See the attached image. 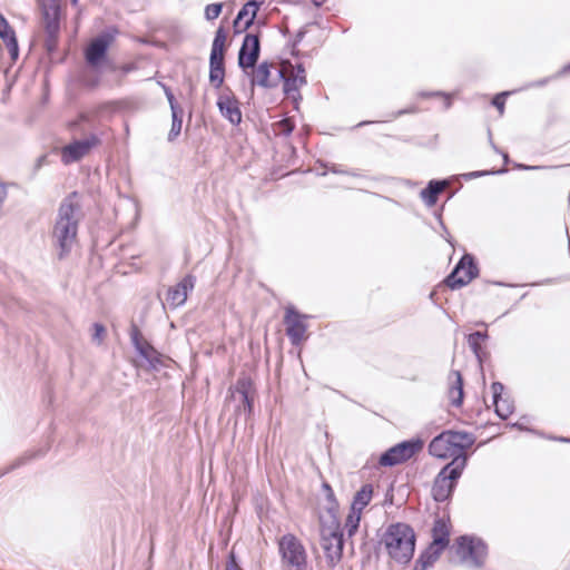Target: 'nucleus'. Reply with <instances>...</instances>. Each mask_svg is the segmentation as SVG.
Listing matches in <instances>:
<instances>
[{
	"label": "nucleus",
	"mask_w": 570,
	"mask_h": 570,
	"mask_svg": "<svg viewBox=\"0 0 570 570\" xmlns=\"http://www.w3.org/2000/svg\"><path fill=\"white\" fill-rule=\"evenodd\" d=\"M81 217L80 196L77 191H72L61 200L52 228V238L59 248V258L69 254L76 243Z\"/></svg>",
	"instance_id": "1"
},
{
	"label": "nucleus",
	"mask_w": 570,
	"mask_h": 570,
	"mask_svg": "<svg viewBox=\"0 0 570 570\" xmlns=\"http://www.w3.org/2000/svg\"><path fill=\"white\" fill-rule=\"evenodd\" d=\"M389 556L397 563L406 564L411 561L415 550V532L406 523L390 524L382 538Z\"/></svg>",
	"instance_id": "2"
},
{
	"label": "nucleus",
	"mask_w": 570,
	"mask_h": 570,
	"mask_svg": "<svg viewBox=\"0 0 570 570\" xmlns=\"http://www.w3.org/2000/svg\"><path fill=\"white\" fill-rule=\"evenodd\" d=\"M464 459L458 458L444 465L434 479L432 495L436 502L446 501L464 470Z\"/></svg>",
	"instance_id": "3"
},
{
	"label": "nucleus",
	"mask_w": 570,
	"mask_h": 570,
	"mask_svg": "<svg viewBox=\"0 0 570 570\" xmlns=\"http://www.w3.org/2000/svg\"><path fill=\"white\" fill-rule=\"evenodd\" d=\"M278 552L285 570H307V552L304 544L292 533L278 539Z\"/></svg>",
	"instance_id": "4"
},
{
	"label": "nucleus",
	"mask_w": 570,
	"mask_h": 570,
	"mask_svg": "<svg viewBox=\"0 0 570 570\" xmlns=\"http://www.w3.org/2000/svg\"><path fill=\"white\" fill-rule=\"evenodd\" d=\"M456 554L462 562H466L474 568H480L485 561L488 547L479 538L461 535L456 539Z\"/></svg>",
	"instance_id": "5"
},
{
	"label": "nucleus",
	"mask_w": 570,
	"mask_h": 570,
	"mask_svg": "<svg viewBox=\"0 0 570 570\" xmlns=\"http://www.w3.org/2000/svg\"><path fill=\"white\" fill-rule=\"evenodd\" d=\"M343 532L341 527L332 522L330 527H321V547L324 550L328 567H335L343 554Z\"/></svg>",
	"instance_id": "6"
},
{
	"label": "nucleus",
	"mask_w": 570,
	"mask_h": 570,
	"mask_svg": "<svg viewBox=\"0 0 570 570\" xmlns=\"http://www.w3.org/2000/svg\"><path fill=\"white\" fill-rule=\"evenodd\" d=\"M423 449V442L420 439L407 440L395 444L385 451L379 460L383 466H394L406 462Z\"/></svg>",
	"instance_id": "7"
},
{
	"label": "nucleus",
	"mask_w": 570,
	"mask_h": 570,
	"mask_svg": "<svg viewBox=\"0 0 570 570\" xmlns=\"http://www.w3.org/2000/svg\"><path fill=\"white\" fill-rule=\"evenodd\" d=\"M282 69L285 70L283 81V91L294 102H298L302 98L299 89L306 85L305 69L302 63L292 65L286 61L282 63Z\"/></svg>",
	"instance_id": "8"
},
{
	"label": "nucleus",
	"mask_w": 570,
	"mask_h": 570,
	"mask_svg": "<svg viewBox=\"0 0 570 570\" xmlns=\"http://www.w3.org/2000/svg\"><path fill=\"white\" fill-rule=\"evenodd\" d=\"M285 70L282 66L278 67L274 63L263 61L252 72V86H259L262 88H276L284 78Z\"/></svg>",
	"instance_id": "9"
},
{
	"label": "nucleus",
	"mask_w": 570,
	"mask_h": 570,
	"mask_svg": "<svg viewBox=\"0 0 570 570\" xmlns=\"http://www.w3.org/2000/svg\"><path fill=\"white\" fill-rule=\"evenodd\" d=\"M478 275V267L470 255H464L451 274L446 277L445 283L451 289H459L469 284Z\"/></svg>",
	"instance_id": "10"
},
{
	"label": "nucleus",
	"mask_w": 570,
	"mask_h": 570,
	"mask_svg": "<svg viewBox=\"0 0 570 570\" xmlns=\"http://www.w3.org/2000/svg\"><path fill=\"white\" fill-rule=\"evenodd\" d=\"M306 318L307 316L298 313L294 306H288L285 309L284 324L286 326V335L294 346H298L307 337Z\"/></svg>",
	"instance_id": "11"
},
{
	"label": "nucleus",
	"mask_w": 570,
	"mask_h": 570,
	"mask_svg": "<svg viewBox=\"0 0 570 570\" xmlns=\"http://www.w3.org/2000/svg\"><path fill=\"white\" fill-rule=\"evenodd\" d=\"M261 53V42L256 35L247 33L238 52V66L246 71L255 68Z\"/></svg>",
	"instance_id": "12"
},
{
	"label": "nucleus",
	"mask_w": 570,
	"mask_h": 570,
	"mask_svg": "<svg viewBox=\"0 0 570 570\" xmlns=\"http://www.w3.org/2000/svg\"><path fill=\"white\" fill-rule=\"evenodd\" d=\"M98 138L91 135L85 139L75 140L66 145L61 149V160L65 165H69L85 157L92 147L98 144Z\"/></svg>",
	"instance_id": "13"
},
{
	"label": "nucleus",
	"mask_w": 570,
	"mask_h": 570,
	"mask_svg": "<svg viewBox=\"0 0 570 570\" xmlns=\"http://www.w3.org/2000/svg\"><path fill=\"white\" fill-rule=\"evenodd\" d=\"M217 107L223 117L229 120L233 125H238L242 121V111L239 102L234 97L229 89L223 91L217 100Z\"/></svg>",
	"instance_id": "14"
},
{
	"label": "nucleus",
	"mask_w": 570,
	"mask_h": 570,
	"mask_svg": "<svg viewBox=\"0 0 570 570\" xmlns=\"http://www.w3.org/2000/svg\"><path fill=\"white\" fill-rule=\"evenodd\" d=\"M196 277L186 275L177 285L170 287L167 292V302L171 307H179L185 304L188 293L193 291Z\"/></svg>",
	"instance_id": "15"
},
{
	"label": "nucleus",
	"mask_w": 570,
	"mask_h": 570,
	"mask_svg": "<svg viewBox=\"0 0 570 570\" xmlns=\"http://www.w3.org/2000/svg\"><path fill=\"white\" fill-rule=\"evenodd\" d=\"M429 453L439 459H449L455 460L458 458L464 459V466L468 462L466 455H458L452 446L451 442H449L444 431L435 436L429 444Z\"/></svg>",
	"instance_id": "16"
},
{
	"label": "nucleus",
	"mask_w": 570,
	"mask_h": 570,
	"mask_svg": "<svg viewBox=\"0 0 570 570\" xmlns=\"http://www.w3.org/2000/svg\"><path fill=\"white\" fill-rule=\"evenodd\" d=\"M45 30L48 36L55 38L60 30V7L58 1L42 4Z\"/></svg>",
	"instance_id": "17"
},
{
	"label": "nucleus",
	"mask_w": 570,
	"mask_h": 570,
	"mask_svg": "<svg viewBox=\"0 0 570 570\" xmlns=\"http://www.w3.org/2000/svg\"><path fill=\"white\" fill-rule=\"evenodd\" d=\"M110 43L108 35H100L95 38L86 49V60L91 66H97L105 57Z\"/></svg>",
	"instance_id": "18"
},
{
	"label": "nucleus",
	"mask_w": 570,
	"mask_h": 570,
	"mask_svg": "<svg viewBox=\"0 0 570 570\" xmlns=\"http://www.w3.org/2000/svg\"><path fill=\"white\" fill-rule=\"evenodd\" d=\"M491 390L493 394V405L497 415L502 420L508 419L512 414L514 406L513 402L510 399L502 397V393L504 390L503 384L500 382H493L491 385Z\"/></svg>",
	"instance_id": "19"
},
{
	"label": "nucleus",
	"mask_w": 570,
	"mask_h": 570,
	"mask_svg": "<svg viewBox=\"0 0 570 570\" xmlns=\"http://www.w3.org/2000/svg\"><path fill=\"white\" fill-rule=\"evenodd\" d=\"M449 442H451L454 451L458 455H466L464 453L465 449H469L475 442V438L468 432H456V431H444Z\"/></svg>",
	"instance_id": "20"
},
{
	"label": "nucleus",
	"mask_w": 570,
	"mask_h": 570,
	"mask_svg": "<svg viewBox=\"0 0 570 570\" xmlns=\"http://www.w3.org/2000/svg\"><path fill=\"white\" fill-rule=\"evenodd\" d=\"M450 525L449 522L442 518H439L434 521L433 528H432V542L431 544L444 550L450 540Z\"/></svg>",
	"instance_id": "21"
},
{
	"label": "nucleus",
	"mask_w": 570,
	"mask_h": 570,
	"mask_svg": "<svg viewBox=\"0 0 570 570\" xmlns=\"http://www.w3.org/2000/svg\"><path fill=\"white\" fill-rule=\"evenodd\" d=\"M259 2L257 0L247 1L243 8L238 11L236 19L234 21V28L237 29L239 27L240 21L245 20L243 30L248 29L256 18L257 11L259 9Z\"/></svg>",
	"instance_id": "22"
},
{
	"label": "nucleus",
	"mask_w": 570,
	"mask_h": 570,
	"mask_svg": "<svg viewBox=\"0 0 570 570\" xmlns=\"http://www.w3.org/2000/svg\"><path fill=\"white\" fill-rule=\"evenodd\" d=\"M130 336L131 342L139 355L148 361L151 365H154L157 361V353L155 348L147 342H140V333L136 327L131 331Z\"/></svg>",
	"instance_id": "23"
},
{
	"label": "nucleus",
	"mask_w": 570,
	"mask_h": 570,
	"mask_svg": "<svg viewBox=\"0 0 570 570\" xmlns=\"http://www.w3.org/2000/svg\"><path fill=\"white\" fill-rule=\"evenodd\" d=\"M446 187V183L442 180H431L428 186L421 190V198L426 206H434L438 202L439 195Z\"/></svg>",
	"instance_id": "24"
},
{
	"label": "nucleus",
	"mask_w": 570,
	"mask_h": 570,
	"mask_svg": "<svg viewBox=\"0 0 570 570\" xmlns=\"http://www.w3.org/2000/svg\"><path fill=\"white\" fill-rule=\"evenodd\" d=\"M0 38L4 42L10 57L16 60L19 57V46L14 30L10 27L9 22L6 23L4 29H0Z\"/></svg>",
	"instance_id": "25"
},
{
	"label": "nucleus",
	"mask_w": 570,
	"mask_h": 570,
	"mask_svg": "<svg viewBox=\"0 0 570 570\" xmlns=\"http://www.w3.org/2000/svg\"><path fill=\"white\" fill-rule=\"evenodd\" d=\"M443 550L430 544L429 548L421 553L416 560L413 570H426L431 567L441 556Z\"/></svg>",
	"instance_id": "26"
},
{
	"label": "nucleus",
	"mask_w": 570,
	"mask_h": 570,
	"mask_svg": "<svg viewBox=\"0 0 570 570\" xmlns=\"http://www.w3.org/2000/svg\"><path fill=\"white\" fill-rule=\"evenodd\" d=\"M372 495H373L372 484H364L355 493L351 509L362 513L363 509L371 502Z\"/></svg>",
	"instance_id": "27"
},
{
	"label": "nucleus",
	"mask_w": 570,
	"mask_h": 570,
	"mask_svg": "<svg viewBox=\"0 0 570 570\" xmlns=\"http://www.w3.org/2000/svg\"><path fill=\"white\" fill-rule=\"evenodd\" d=\"M324 509L326 514H322L320 517L321 527H330L332 522L335 525L341 527L340 517H338V502L330 501V503H325Z\"/></svg>",
	"instance_id": "28"
},
{
	"label": "nucleus",
	"mask_w": 570,
	"mask_h": 570,
	"mask_svg": "<svg viewBox=\"0 0 570 570\" xmlns=\"http://www.w3.org/2000/svg\"><path fill=\"white\" fill-rule=\"evenodd\" d=\"M488 337H489L488 332H480V331H476V332L468 335V344L480 363L482 362V355H483V348L481 346V342L485 341Z\"/></svg>",
	"instance_id": "29"
},
{
	"label": "nucleus",
	"mask_w": 570,
	"mask_h": 570,
	"mask_svg": "<svg viewBox=\"0 0 570 570\" xmlns=\"http://www.w3.org/2000/svg\"><path fill=\"white\" fill-rule=\"evenodd\" d=\"M250 381L248 379H239L236 383V392L240 395L242 402L248 414L253 411V399L249 396Z\"/></svg>",
	"instance_id": "30"
},
{
	"label": "nucleus",
	"mask_w": 570,
	"mask_h": 570,
	"mask_svg": "<svg viewBox=\"0 0 570 570\" xmlns=\"http://www.w3.org/2000/svg\"><path fill=\"white\" fill-rule=\"evenodd\" d=\"M452 374L454 375L455 380L452 383L449 391L451 396V403L454 406H460L463 400V380L460 372L454 371Z\"/></svg>",
	"instance_id": "31"
},
{
	"label": "nucleus",
	"mask_w": 570,
	"mask_h": 570,
	"mask_svg": "<svg viewBox=\"0 0 570 570\" xmlns=\"http://www.w3.org/2000/svg\"><path fill=\"white\" fill-rule=\"evenodd\" d=\"M183 114H184L183 108L171 111L173 124H171L170 131L168 134L169 141H173L174 139H176V137L181 131Z\"/></svg>",
	"instance_id": "32"
},
{
	"label": "nucleus",
	"mask_w": 570,
	"mask_h": 570,
	"mask_svg": "<svg viewBox=\"0 0 570 570\" xmlns=\"http://www.w3.org/2000/svg\"><path fill=\"white\" fill-rule=\"evenodd\" d=\"M361 521V512L354 511L351 509L346 520H345V529L347 531L348 537H352L358 529Z\"/></svg>",
	"instance_id": "33"
},
{
	"label": "nucleus",
	"mask_w": 570,
	"mask_h": 570,
	"mask_svg": "<svg viewBox=\"0 0 570 570\" xmlns=\"http://www.w3.org/2000/svg\"><path fill=\"white\" fill-rule=\"evenodd\" d=\"M225 42H226V33H225V30L220 27L215 32V37L213 40L210 51L225 53Z\"/></svg>",
	"instance_id": "34"
},
{
	"label": "nucleus",
	"mask_w": 570,
	"mask_h": 570,
	"mask_svg": "<svg viewBox=\"0 0 570 570\" xmlns=\"http://www.w3.org/2000/svg\"><path fill=\"white\" fill-rule=\"evenodd\" d=\"M225 79V68H209V81L216 88L219 89Z\"/></svg>",
	"instance_id": "35"
},
{
	"label": "nucleus",
	"mask_w": 570,
	"mask_h": 570,
	"mask_svg": "<svg viewBox=\"0 0 570 570\" xmlns=\"http://www.w3.org/2000/svg\"><path fill=\"white\" fill-rule=\"evenodd\" d=\"M275 130L279 135L288 136L294 130V124L291 119L286 118L275 124Z\"/></svg>",
	"instance_id": "36"
},
{
	"label": "nucleus",
	"mask_w": 570,
	"mask_h": 570,
	"mask_svg": "<svg viewBox=\"0 0 570 570\" xmlns=\"http://www.w3.org/2000/svg\"><path fill=\"white\" fill-rule=\"evenodd\" d=\"M223 9V3H212L205 8V18L209 21L219 17Z\"/></svg>",
	"instance_id": "37"
},
{
	"label": "nucleus",
	"mask_w": 570,
	"mask_h": 570,
	"mask_svg": "<svg viewBox=\"0 0 570 570\" xmlns=\"http://www.w3.org/2000/svg\"><path fill=\"white\" fill-rule=\"evenodd\" d=\"M569 72H570V62L567 63L566 66H563L556 75H553L549 78H543L541 80H538L534 83H532V86L542 87V86L547 85L551 79H557V78L562 77Z\"/></svg>",
	"instance_id": "38"
},
{
	"label": "nucleus",
	"mask_w": 570,
	"mask_h": 570,
	"mask_svg": "<svg viewBox=\"0 0 570 570\" xmlns=\"http://www.w3.org/2000/svg\"><path fill=\"white\" fill-rule=\"evenodd\" d=\"M224 59L225 53L210 51L209 68H225Z\"/></svg>",
	"instance_id": "39"
},
{
	"label": "nucleus",
	"mask_w": 570,
	"mask_h": 570,
	"mask_svg": "<svg viewBox=\"0 0 570 570\" xmlns=\"http://www.w3.org/2000/svg\"><path fill=\"white\" fill-rule=\"evenodd\" d=\"M92 328H94L92 341L97 344H101L105 338V335H106L105 326L100 323H95L92 325Z\"/></svg>",
	"instance_id": "40"
},
{
	"label": "nucleus",
	"mask_w": 570,
	"mask_h": 570,
	"mask_svg": "<svg viewBox=\"0 0 570 570\" xmlns=\"http://www.w3.org/2000/svg\"><path fill=\"white\" fill-rule=\"evenodd\" d=\"M508 95H509V92L504 91V92L498 94L492 99V105L499 110L500 115H503V112H504L505 97Z\"/></svg>",
	"instance_id": "41"
},
{
	"label": "nucleus",
	"mask_w": 570,
	"mask_h": 570,
	"mask_svg": "<svg viewBox=\"0 0 570 570\" xmlns=\"http://www.w3.org/2000/svg\"><path fill=\"white\" fill-rule=\"evenodd\" d=\"M163 88H164V91H165V95H166V98L169 102V106H170V110H178V109H181V107L178 105V102L176 101L175 99V96L174 94L171 92L170 88L165 86V85H161Z\"/></svg>",
	"instance_id": "42"
},
{
	"label": "nucleus",
	"mask_w": 570,
	"mask_h": 570,
	"mask_svg": "<svg viewBox=\"0 0 570 570\" xmlns=\"http://www.w3.org/2000/svg\"><path fill=\"white\" fill-rule=\"evenodd\" d=\"M226 570H243L237 560H236V557L233 552H230L229 557H228V560L226 562Z\"/></svg>",
	"instance_id": "43"
},
{
	"label": "nucleus",
	"mask_w": 570,
	"mask_h": 570,
	"mask_svg": "<svg viewBox=\"0 0 570 570\" xmlns=\"http://www.w3.org/2000/svg\"><path fill=\"white\" fill-rule=\"evenodd\" d=\"M323 490L325 493V503H330V501H336V499L334 497V492H333L332 488L330 487V484L324 483Z\"/></svg>",
	"instance_id": "44"
},
{
	"label": "nucleus",
	"mask_w": 570,
	"mask_h": 570,
	"mask_svg": "<svg viewBox=\"0 0 570 570\" xmlns=\"http://www.w3.org/2000/svg\"><path fill=\"white\" fill-rule=\"evenodd\" d=\"M57 40H58V36L55 37V38H51L50 36L47 35L46 48H47L48 51H53L56 49Z\"/></svg>",
	"instance_id": "45"
},
{
	"label": "nucleus",
	"mask_w": 570,
	"mask_h": 570,
	"mask_svg": "<svg viewBox=\"0 0 570 570\" xmlns=\"http://www.w3.org/2000/svg\"><path fill=\"white\" fill-rule=\"evenodd\" d=\"M440 96L444 98V108L449 109L451 107V105H452L451 96L448 95V94H443V92H441Z\"/></svg>",
	"instance_id": "46"
},
{
	"label": "nucleus",
	"mask_w": 570,
	"mask_h": 570,
	"mask_svg": "<svg viewBox=\"0 0 570 570\" xmlns=\"http://www.w3.org/2000/svg\"><path fill=\"white\" fill-rule=\"evenodd\" d=\"M487 174H488L487 171H472V173L466 174L465 177L469 179H472V178L481 177Z\"/></svg>",
	"instance_id": "47"
},
{
	"label": "nucleus",
	"mask_w": 570,
	"mask_h": 570,
	"mask_svg": "<svg viewBox=\"0 0 570 570\" xmlns=\"http://www.w3.org/2000/svg\"><path fill=\"white\" fill-rule=\"evenodd\" d=\"M441 95L440 91H431V92H425V91H422L419 94L420 97H423V98H429V97H436Z\"/></svg>",
	"instance_id": "48"
},
{
	"label": "nucleus",
	"mask_w": 570,
	"mask_h": 570,
	"mask_svg": "<svg viewBox=\"0 0 570 570\" xmlns=\"http://www.w3.org/2000/svg\"><path fill=\"white\" fill-rule=\"evenodd\" d=\"M23 459H18L10 468H8L2 474H6L7 472L20 466L23 464Z\"/></svg>",
	"instance_id": "49"
},
{
	"label": "nucleus",
	"mask_w": 570,
	"mask_h": 570,
	"mask_svg": "<svg viewBox=\"0 0 570 570\" xmlns=\"http://www.w3.org/2000/svg\"><path fill=\"white\" fill-rule=\"evenodd\" d=\"M518 168L523 169V170H534V169H540L541 167L540 166L518 165Z\"/></svg>",
	"instance_id": "50"
},
{
	"label": "nucleus",
	"mask_w": 570,
	"mask_h": 570,
	"mask_svg": "<svg viewBox=\"0 0 570 570\" xmlns=\"http://www.w3.org/2000/svg\"><path fill=\"white\" fill-rule=\"evenodd\" d=\"M46 159L47 157L43 155V156H40L38 159H37V163H36V168H40L45 163H46Z\"/></svg>",
	"instance_id": "51"
},
{
	"label": "nucleus",
	"mask_w": 570,
	"mask_h": 570,
	"mask_svg": "<svg viewBox=\"0 0 570 570\" xmlns=\"http://www.w3.org/2000/svg\"><path fill=\"white\" fill-rule=\"evenodd\" d=\"M488 136H489V141H490V145L491 147L493 148L494 151L497 153H500V150L498 149V147L494 145L493 140H492V134H491V130H488Z\"/></svg>",
	"instance_id": "52"
},
{
	"label": "nucleus",
	"mask_w": 570,
	"mask_h": 570,
	"mask_svg": "<svg viewBox=\"0 0 570 570\" xmlns=\"http://www.w3.org/2000/svg\"><path fill=\"white\" fill-rule=\"evenodd\" d=\"M7 22H8V21H7V19L3 17V14H2V13H0V29H1V28H2V29H4V27H6V23H7Z\"/></svg>",
	"instance_id": "53"
},
{
	"label": "nucleus",
	"mask_w": 570,
	"mask_h": 570,
	"mask_svg": "<svg viewBox=\"0 0 570 570\" xmlns=\"http://www.w3.org/2000/svg\"><path fill=\"white\" fill-rule=\"evenodd\" d=\"M413 110H407V109H404V110H400L397 111L396 116H401V115H404V114H407V112H412Z\"/></svg>",
	"instance_id": "54"
},
{
	"label": "nucleus",
	"mask_w": 570,
	"mask_h": 570,
	"mask_svg": "<svg viewBox=\"0 0 570 570\" xmlns=\"http://www.w3.org/2000/svg\"><path fill=\"white\" fill-rule=\"evenodd\" d=\"M314 4L320 7L323 4L324 0H313Z\"/></svg>",
	"instance_id": "55"
},
{
	"label": "nucleus",
	"mask_w": 570,
	"mask_h": 570,
	"mask_svg": "<svg viewBox=\"0 0 570 570\" xmlns=\"http://www.w3.org/2000/svg\"><path fill=\"white\" fill-rule=\"evenodd\" d=\"M503 155V159L505 163H508L509 158H508V155L507 154H502Z\"/></svg>",
	"instance_id": "56"
},
{
	"label": "nucleus",
	"mask_w": 570,
	"mask_h": 570,
	"mask_svg": "<svg viewBox=\"0 0 570 570\" xmlns=\"http://www.w3.org/2000/svg\"><path fill=\"white\" fill-rule=\"evenodd\" d=\"M71 3L76 6L78 3V0H71Z\"/></svg>",
	"instance_id": "57"
},
{
	"label": "nucleus",
	"mask_w": 570,
	"mask_h": 570,
	"mask_svg": "<svg viewBox=\"0 0 570 570\" xmlns=\"http://www.w3.org/2000/svg\"><path fill=\"white\" fill-rule=\"evenodd\" d=\"M367 122L363 121V122H360L358 126H364L366 125Z\"/></svg>",
	"instance_id": "58"
},
{
	"label": "nucleus",
	"mask_w": 570,
	"mask_h": 570,
	"mask_svg": "<svg viewBox=\"0 0 570 570\" xmlns=\"http://www.w3.org/2000/svg\"><path fill=\"white\" fill-rule=\"evenodd\" d=\"M560 441L569 442L570 440H568V439H560Z\"/></svg>",
	"instance_id": "59"
},
{
	"label": "nucleus",
	"mask_w": 570,
	"mask_h": 570,
	"mask_svg": "<svg viewBox=\"0 0 570 570\" xmlns=\"http://www.w3.org/2000/svg\"><path fill=\"white\" fill-rule=\"evenodd\" d=\"M333 171H334V174L342 173L341 170H336V169H334Z\"/></svg>",
	"instance_id": "60"
}]
</instances>
